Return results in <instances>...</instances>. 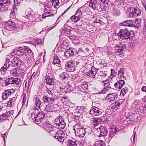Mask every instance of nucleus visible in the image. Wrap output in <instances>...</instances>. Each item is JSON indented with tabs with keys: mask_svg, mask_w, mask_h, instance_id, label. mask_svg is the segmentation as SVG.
Here are the masks:
<instances>
[{
	"mask_svg": "<svg viewBox=\"0 0 146 146\" xmlns=\"http://www.w3.org/2000/svg\"><path fill=\"white\" fill-rule=\"evenodd\" d=\"M119 38L123 40L132 39L134 36L133 31L127 30V29H121L120 30L119 33L117 34Z\"/></svg>",
	"mask_w": 146,
	"mask_h": 146,
	"instance_id": "1",
	"label": "nucleus"
},
{
	"mask_svg": "<svg viewBox=\"0 0 146 146\" xmlns=\"http://www.w3.org/2000/svg\"><path fill=\"white\" fill-rule=\"evenodd\" d=\"M73 129L75 131L76 136H77L82 137L85 135L86 133L85 129L79 124L77 123L75 124L74 125Z\"/></svg>",
	"mask_w": 146,
	"mask_h": 146,
	"instance_id": "2",
	"label": "nucleus"
},
{
	"mask_svg": "<svg viewBox=\"0 0 146 146\" xmlns=\"http://www.w3.org/2000/svg\"><path fill=\"white\" fill-rule=\"evenodd\" d=\"M55 124L57 127L59 129H64L66 127V124L64 121V119L62 116H58L55 119Z\"/></svg>",
	"mask_w": 146,
	"mask_h": 146,
	"instance_id": "3",
	"label": "nucleus"
},
{
	"mask_svg": "<svg viewBox=\"0 0 146 146\" xmlns=\"http://www.w3.org/2000/svg\"><path fill=\"white\" fill-rule=\"evenodd\" d=\"M12 0H0V11L3 12L7 10Z\"/></svg>",
	"mask_w": 146,
	"mask_h": 146,
	"instance_id": "4",
	"label": "nucleus"
},
{
	"mask_svg": "<svg viewBox=\"0 0 146 146\" xmlns=\"http://www.w3.org/2000/svg\"><path fill=\"white\" fill-rule=\"evenodd\" d=\"M75 61L71 60L67 62L65 65V68L68 72H73L75 70L74 67Z\"/></svg>",
	"mask_w": 146,
	"mask_h": 146,
	"instance_id": "5",
	"label": "nucleus"
},
{
	"mask_svg": "<svg viewBox=\"0 0 146 146\" xmlns=\"http://www.w3.org/2000/svg\"><path fill=\"white\" fill-rule=\"evenodd\" d=\"M129 8L130 9L129 14V17L135 18L141 15V11L139 8L131 7Z\"/></svg>",
	"mask_w": 146,
	"mask_h": 146,
	"instance_id": "6",
	"label": "nucleus"
},
{
	"mask_svg": "<svg viewBox=\"0 0 146 146\" xmlns=\"http://www.w3.org/2000/svg\"><path fill=\"white\" fill-rule=\"evenodd\" d=\"M17 27L15 23L11 21H9L5 23V29L8 31H12L16 29Z\"/></svg>",
	"mask_w": 146,
	"mask_h": 146,
	"instance_id": "7",
	"label": "nucleus"
},
{
	"mask_svg": "<svg viewBox=\"0 0 146 146\" xmlns=\"http://www.w3.org/2000/svg\"><path fill=\"white\" fill-rule=\"evenodd\" d=\"M115 52L117 54H122L123 50L126 48L125 45L120 42L119 44L116 45L115 46Z\"/></svg>",
	"mask_w": 146,
	"mask_h": 146,
	"instance_id": "8",
	"label": "nucleus"
},
{
	"mask_svg": "<svg viewBox=\"0 0 146 146\" xmlns=\"http://www.w3.org/2000/svg\"><path fill=\"white\" fill-rule=\"evenodd\" d=\"M99 108L92 107L90 111V114L93 116H98L101 115L102 110Z\"/></svg>",
	"mask_w": 146,
	"mask_h": 146,
	"instance_id": "9",
	"label": "nucleus"
},
{
	"mask_svg": "<svg viewBox=\"0 0 146 146\" xmlns=\"http://www.w3.org/2000/svg\"><path fill=\"white\" fill-rule=\"evenodd\" d=\"M15 92V90L13 89L7 90L4 91V92L2 93L1 98L3 100H6L9 96L11 95Z\"/></svg>",
	"mask_w": 146,
	"mask_h": 146,
	"instance_id": "10",
	"label": "nucleus"
},
{
	"mask_svg": "<svg viewBox=\"0 0 146 146\" xmlns=\"http://www.w3.org/2000/svg\"><path fill=\"white\" fill-rule=\"evenodd\" d=\"M60 40L57 44V46L58 47V48L60 47L64 49V47H67L68 46V40L64 37L61 40Z\"/></svg>",
	"mask_w": 146,
	"mask_h": 146,
	"instance_id": "11",
	"label": "nucleus"
},
{
	"mask_svg": "<svg viewBox=\"0 0 146 146\" xmlns=\"http://www.w3.org/2000/svg\"><path fill=\"white\" fill-rule=\"evenodd\" d=\"M20 80L18 78L11 77L6 80L5 81V84L6 85H8L10 84H18Z\"/></svg>",
	"mask_w": 146,
	"mask_h": 146,
	"instance_id": "12",
	"label": "nucleus"
},
{
	"mask_svg": "<svg viewBox=\"0 0 146 146\" xmlns=\"http://www.w3.org/2000/svg\"><path fill=\"white\" fill-rule=\"evenodd\" d=\"M56 134L53 136L54 137L60 141H63L64 139V136L65 134L62 130H58L56 132Z\"/></svg>",
	"mask_w": 146,
	"mask_h": 146,
	"instance_id": "13",
	"label": "nucleus"
},
{
	"mask_svg": "<svg viewBox=\"0 0 146 146\" xmlns=\"http://www.w3.org/2000/svg\"><path fill=\"white\" fill-rule=\"evenodd\" d=\"M119 129L117 127H111L108 134V139L110 141L112 138L116 135Z\"/></svg>",
	"mask_w": 146,
	"mask_h": 146,
	"instance_id": "14",
	"label": "nucleus"
},
{
	"mask_svg": "<svg viewBox=\"0 0 146 146\" xmlns=\"http://www.w3.org/2000/svg\"><path fill=\"white\" fill-rule=\"evenodd\" d=\"M100 2L98 0H91L90 2L89 6L94 10H98L100 7Z\"/></svg>",
	"mask_w": 146,
	"mask_h": 146,
	"instance_id": "15",
	"label": "nucleus"
},
{
	"mask_svg": "<svg viewBox=\"0 0 146 146\" xmlns=\"http://www.w3.org/2000/svg\"><path fill=\"white\" fill-rule=\"evenodd\" d=\"M76 52L75 49L70 48L65 51L64 53L65 57L66 58H68L69 57L73 56L74 55V52Z\"/></svg>",
	"mask_w": 146,
	"mask_h": 146,
	"instance_id": "16",
	"label": "nucleus"
},
{
	"mask_svg": "<svg viewBox=\"0 0 146 146\" xmlns=\"http://www.w3.org/2000/svg\"><path fill=\"white\" fill-rule=\"evenodd\" d=\"M42 100L45 103L52 104L55 103L56 100L55 98L51 97L48 95L44 96L42 98Z\"/></svg>",
	"mask_w": 146,
	"mask_h": 146,
	"instance_id": "17",
	"label": "nucleus"
},
{
	"mask_svg": "<svg viewBox=\"0 0 146 146\" xmlns=\"http://www.w3.org/2000/svg\"><path fill=\"white\" fill-rule=\"evenodd\" d=\"M123 100L121 99H119L115 101L114 103H112L110 105L111 109L116 110L118 109L120 107L121 105L123 103Z\"/></svg>",
	"mask_w": 146,
	"mask_h": 146,
	"instance_id": "18",
	"label": "nucleus"
},
{
	"mask_svg": "<svg viewBox=\"0 0 146 146\" xmlns=\"http://www.w3.org/2000/svg\"><path fill=\"white\" fill-rule=\"evenodd\" d=\"M117 96L118 95L115 93L108 94L107 96L106 99L112 102L117 99Z\"/></svg>",
	"mask_w": 146,
	"mask_h": 146,
	"instance_id": "19",
	"label": "nucleus"
},
{
	"mask_svg": "<svg viewBox=\"0 0 146 146\" xmlns=\"http://www.w3.org/2000/svg\"><path fill=\"white\" fill-rule=\"evenodd\" d=\"M34 102V107L33 109L34 110H36L40 108V106L42 104L39 98L35 97L33 100Z\"/></svg>",
	"mask_w": 146,
	"mask_h": 146,
	"instance_id": "20",
	"label": "nucleus"
},
{
	"mask_svg": "<svg viewBox=\"0 0 146 146\" xmlns=\"http://www.w3.org/2000/svg\"><path fill=\"white\" fill-rule=\"evenodd\" d=\"M44 129L48 132H49L52 135L54 131L52 130V125L47 122H46L44 125Z\"/></svg>",
	"mask_w": 146,
	"mask_h": 146,
	"instance_id": "21",
	"label": "nucleus"
},
{
	"mask_svg": "<svg viewBox=\"0 0 146 146\" xmlns=\"http://www.w3.org/2000/svg\"><path fill=\"white\" fill-rule=\"evenodd\" d=\"M64 85V89L65 90H67L68 92L73 91L74 90V89H75V88H74L75 86L74 84H72L71 85L69 82H68V83L66 84L65 83Z\"/></svg>",
	"mask_w": 146,
	"mask_h": 146,
	"instance_id": "22",
	"label": "nucleus"
},
{
	"mask_svg": "<svg viewBox=\"0 0 146 146\" xmlns=\"http://www.w3.org/2000/svg\"><path fill=\"white\" fill-rule=\"evenodd\" d=\"M99 130H100V134L99 136V137L102 136H106L108 133L107 129L104 127L101 126L99 127Z\"/></svg>",
	"mask_w": 146,
	"mask_h": 146,
	"instance_id": "23",
	"label": "nucleus"
},
{
	"mask_svg": "<svg viewBox=\"0 0 146 146\" xmlns=\"http://www.w3.org/2000/svg\"><path fill=\"white\" fill-rule=\"evenodd\" d=\"M12 62L13 65L14 66H20L22 64L21 61L17 57H15Z\"/></svg>",
	"mask_w": 146,
	"mask_h": 146,
	"instance_id": "24",
	"label": "nucleus"
},
{
	"mask_svg": "<svg viewBox=\"0 0 146 146\" xmlns=\"http://www.w3.org/2000/svg\"><path fill=\"white\" fill-rule=\"evenodd\" d=\"M46 84L49 85H52L54 84V79L53 78H51L48 75H46L45 77Z\"/></svg>",
	"mask_w": 146,
	"mask_h": 146,
	"instance_id": "25",
	"label": "nucleus"
},
{
	"mask_svg": "<svg viewBox=\"0 0 146 146\" xmlns=\"http://www.w3.org/2000/svg\"><path fill=\"white\" fill-rule=\"evenodd\" d=\"M24 54V52L20 50H19L17 49H14L11 54L12 55H17L19 56H21Z\"/></svg>",
	"mask_w": 146,
	"mask_h": 146,
	"instance_id": "26",
	"label": "nucleus"
},
{
	"mask_svg": "<svg viewBox=\"0 0 146 146\" xmlns=\"http://www.w3.org/2000/svg\"><path fill=\"white\" fill-rule=\"evenodd\" d=\"M54 107L52 105L48 104L46 105L44 110L46 112H52L54 109Z\"/></svg>",
	"mask_w": 146,
	"mask_h": 146,
	"instance_id": "27",
	"label": "nucleus"
},
{
	"mask_svg": "<svg viewBox=\"0 0 146 146\" xmlns=\"http://www.w3.org/2000/svg\"><path fill=\"white\" fill-rule=\"evenodd\" d=\"M34 12L31 10L29 11L25 16V18L29 20L32 19L34 16Z\"/></svg>",
	"mask_w": 146,
	"mask_h": 146,
	"instance_id": "28",
	"label": "nucleus"
},
{
	"mask_svg": "<svg viewBox=\"0 0 146 146\" xmlns=\"http://www.w3.org/2000/svg\"><path fill=\"white\" fill-rule=\"evenodd\" d=\"M137 111L140 113L146 114V104H145L143 106H140L137 108Z\"/></svg>",
	"mask_w": 146,
	"mask_h": 146,
	"instance_id": "29",
	"label": "nucleus"
},
{
	"mask_svg": "<svg viewBox=\"0 0 146 146\" xmlns=\"http://www.w3.org/2000/svg\"><path fill=\"white\" fill-rule=\"evenodd\" d=\"M80 108H77L76 110V111L74 113L75 117L77 119L79 118V117L82 113V110Z\"/></svg>",
	"mask_w": 146,
	"mask_h": 146,
	"instance_id": "30",
	"label": "nucleus"
},
{
	"mask_svg": "<svg viewBox=\"0 0 146 146\" xmlns=\"http://www.w3.org/2000/svg\"><path fill=\"white\" fill-rule=\"evenodd\" d=\"M60 77L61 79L65 81L68 80L69 76L67 73L64 72L60 74Z\"/></svg>",
	"mask_w": 146,
	"mask_h": 146,
	"instance_id": "31",
	"label": "nucleus"
},
{
	"mask_svg": "<svg viewBox=\"0 0 146 146\" xmlns=\"http://www.w3.org/2000/svg\"><path fill=\"white\" fill-rule=\"evenodd\" d=\"M123 25L124 26L128 27H133L134 25V23L132 22L131 20H128L124 22L123 23Z\"/></svg>",
	"mask_w": 146,
	"mask_h": 146,
	"instance_id": "32",
	"label": "nucleus"
},
{
	"mask_svg": "<svg viewBox=\"0 0 146 146\" xmlns=\"http://www.w3.org/2000/svg\"><path fill=\"white\" fill-rule=\"evenodd\" d=\"M99 8L98 9V11H102L104 10H106L107 7L105 4V3H100Z\"/></svg>",
	"mask_w": 146,
	"mask_h": 146,
	"instance_id": "33",
	"label": "nucleus"
},
{
	"mask_svg": "<svg viewBox=\"0 0 146 146\" xmlns=\"http://www.w3.org/2000/svg\"><path fill=\"white\" fill-rule=\"evenodd\" d=\"M112 11L113 15L115 17L121 14L120 11L116 8H113Z\"/></svg>",
	"mask_w": 146,
	"mask_h": 146,
	"instance_id": "34",
	"label": "nucleus"
},
{
	"mask_svg": "<svg viewBox=\"0 0 146 146\" xmlns=\"http://www.w3.org/2000/svg\"><path fill=\"white\" fill-rule=\"evenodd\" d=\"M133 113H132L131 110L128 112H126L125 114V117L126 118L130 120V119L133 116Z\"/></svg>",
	"mask_w": 146,
	"mask_h": 146,
	"instance_id": "35",
	"label": "nucleus"
},
{
	"mask_svg": "<svg viewBox=\"0 0 146 146\" xmlns=\"http://www.w3.org/2000/svg\"><path fill=\"white\" fill-rule=\"evenodd\" d=\"M75 52L77 55L80 56L84 55L85 54L84 50L81 48H80L78 51H76Z\"/></svg>",
	"mask_w": 146,
	"mask_h": 146,
	"instance_id": "36",
	"label": "nucleus"
},
{
	"mask_svg": "<svg viewBox=\"0 0 146 146\" xmlns=\"http://www.w3.org/2000/svg\"><path fill=\"white\" fill-rule=\"evenodd\" d=\"M60 62V61L58 56L56 55L54 56L52 63L55 65L56 64H59Z\"/></svg>",
	"mask_w": 146,
	"mask_h": 146,
	"instance_id": "37",
	"label": "nucleus"
},
{
	"mask_svg": "<svg viewBox=\"0 0 146 146\" xmlns=\"http://www.w3.org/2000/svg\"><path fill=\"white\" fill-rule=\"evenodd\" d=\"M86 5V4H85L82 6L78 8L79 10H80L82 14H83L84 15H86L87 14L86 9L85 8V6Z\"/></svg>",
	"mask_w": 146,
	"mask_h": 146,
	"instance_id": "38",
	"label": "nucleus"
},
{
	"mask_svg": "<svg viewBox=\"0 0 146 146\" xmlns=\"http://www.w3.org/2000/svg\"><path fill=\"white\" fill-rule=\"evenodd\" d=\"M105 142L104 141L101 140L96 142L94 146H104Z\"/></svg>",
	"mask_w": 146,
	"mask_h": 146,
	"instance_id": "39",
	"label": "nucleus"
},
{
	"mask_svg": "<svg viewBox=\"0 0 146 146\" xmlns=\"http://www.w3.org/2000/svg\"><path fill=\"white\" fill-rule=\"evenodd\" d=\"M140 103L139 100H135L132 104L131 105L132 108H135L140 105Z\"/></svg>",
	"mask_w": 146,
	"mask_h": 146,
	"instance_id": "40",
	"label": "nucleus"
},
{
	"mask_svg": "<svg viewBox=\"0 0 146 146\" xmlns=\"http://www.w3.org/2000/svg\"><path fill=\"white\" fill-rule=\"evenodd\" d=\"M80 18L76 15L75 16V15L72 16L70 18V19L73 22H76L79 21Z\"/></svg>",
	"mask_w": 146,
	"mask_h": 146,
	"instance_id": "41",
	"label": "nucleus"
},
{
	"mask_svg": "<svg viewBox=\"0 0 146 146\" xmlns=\"http://www.w3.org/2000/svg\"><path fill=\"white\" fill-rule=\"evenodd\" d=\"M53 15V14L51 13V12H46L43 14L42 16V17L43 19H44L46 17L52 16Z\"/></svg>",
	"mask_w": 146,
	"mask_h": 146,
	"instance_id": "42",
	"label": "nucleus"
},
{
	"mask_svg": "<svg viewBox=\"0 0 146 146\" xmlns=\"http://www.w3.org/2000/svg\"><path fill=\"white\" fill-rule=\"evenodd\" d=\"M60 0H52V4L54 6V7L55 8H56V6H58Z\"/></svg>",
	"mask_w": 146,
	"mask_h": 146,
	"instance_id": "43",
	"label": "nucleus"
},
{
	"mask_svg": "<svg viewBox=\"0 0 146 146\" xmlns=\"http://www.w3.org/2000/svg\"><path fill=\"white\" fill-rule=\"evenodd\" d=\"M69 38L72 41V42H74V43H77L78 42L77 41H78L77 37L73 35L70 36H69Z\"/></svg>",
	"mask_w": 146,
	"mask_h": 146,
	"instance_id": "44",
	"label": "nucleus"
},
{
	"mask_svg": "<svg viewBox=\"0 0 146 146\" xmlns=\"http://www.w3.org/2000/svg\"><path fill=\"white\" fill-rule=\"evenodd\" d=\"M45 116V113H44L43 111H41L39 112L38 114L36 117L37 118L39 117L40 118H41L43 119Z\"/></svg>",
	"mask_w": 146,
	"mask_h": 146,
	"instance_id": "45",
	"label": "nucleus"
},
{
	"mask_svg": "<svg viewBox=\"0 0 146 146\" xmlns=\"http://www.w3.org/2000/svg\"><path fill=\"white\" fill-rule=\"evenodd\" d=\"M101 121L100 119L98 118H95L93 120L94 126H96L98 125Z\"/></svg>",
	"mask_w": 146,
	"mask_h": 146,
	"instance_id": "46",
	"label": "nucleus"
},
{
	"mask_svg": "<svg viewBox=\"0 0 146 146\" xmlns=\"http://www.w3.org/2000/svg\"><path fill=\"white\" fill-rule=\"evenodd\" d=\"M35 119L34 121L35 123L37 124H39L42 121V119L40 118L39 117L37 118V117H36L34 118Z\"/></svg>",
	"mask_w": 146,
	"mask_h": 146,
	"instance_id": "47",
	"label": "nucleus"
},
{
	"mask_svg": "<svg viewBox=\"0 0 146 146\" xmlns=\"http://www.w3.org/2000/svg\"><path fill=\"white\" fill-rule=\"evenodd\" d=\"M68 143L69 146H77L76 141L71 140H68Z\"/></svg>",
	"mask_w": 146,
	"mask_h": 146,
	"instance_id": "48",
	"label": "nucleus"
},
{
	"mask_svg": "<svg viewBox=\"0 0 146 146\" xmlns=\"http://www.w3.org/2000/svg\"><path fill=\"white\" fill-rule=\"evenodd\" d=\"M13 111H9L6 113L4 114L5 115L6 117H7V119H9V118L11 115L13 114Z\"/></svg>",
	"mask_w": 146,
	"mask_h": 146,
	"instance_id": "49",
	"label": "nucleus"
},
{
	"mask_svg": "<svg viewBox=\"0 0 146 146\" xmlns=\"http://www.w3.org/2000/svg\"><path fill=\"white\" fill-rule=\"evenodd\" d=\"M138 118V116L137 114L135 113H133V116L130 119V121H136Z\"/></svg>",
	"mask_w": 146,
	"mask_h": 146,
	"instance_id": "50",
	"label": "nucleus"
},
{
	"mask_svg": "<svg viewBox=\"0 0 146 146\" xmlns=\"http://www.w3.org/2000/svg\"><path fill=\"white\" fill-rule=\"evenodd\" d=\"M7 119L4 114L0 115V122H2Z\"/></svg>",
	"mask_w": 146,
	"mask_h": 146,
	"instance_id": "51",
	"label": "nucleus"
},
{
	"mask_svg": "<svg viewBox=\"0 0 146 146\" xmlns=\"http://www.w3.org/2000/svg\"><path fill=\"white\" fill-rule=\"evenodd\" d=\"M83 14H82L80 10L78 9L75 15V16L76 15L78 17H79V18H80Z\"/></svg>",
	"mask_w": 146,
	"mask_h": 146,
	"instance_id": "52",
	"label": "nucleus"
},
{
	"mask_svg": "<svg viewBox=\"0 0 146 146\" xmlns=\"http://www.w3.org/2000/svg\"><path fill=\"white\" fill-rule=\"evenodd\" d=\"M52 9V7L50 5H47L45 4L44 5V9L46 11H50Z\"/></svg>",
	"mask_w": 146,
	"mask_h": 146,
	"instance_id": "53",
	"label": "nucleus"
},
{
	"mask_svg": "<svg viewBox=\"0 0 146 146\" xmlns=\"http://www.w3.org/2000/svg\"><path fill=\"white\" fill-rule=\"evenodd\" d=\"M90 71L91 75H92V77H93V76H94V77H93L94 78L97 73L96 70L94 68L93 69H92Z\"/></svg>",
	"mask_w": 146,
	"mask_h": 146,
	"instance_id": "54",
	"label": "nucleus"
},
{
	"mask_svg": "<svg viewBox=\"0 0 146 146\" xmlns=\"http://www.w3.org/2000/svg\"><path fill=\"white\" fill-rule=\"evenodd\" d=\"M121 94H122L123 96L127 93L128 91L127 88H125L122 89L121 90Z\"/></svg>",
	"mask_w": 146,
	"mask_h": 146,
	"instance_id": "55",
	"label": "nucleus"
},
{
	"mask_svg": "<svg viewBox=\"0 0 146 146\" xmlns=\"http://www.w3.org/2000/svg\"><path fill=\"white\" fill-rule=\"evenodd\" d=\"M110 84V83L109 84H108V85L104 86V88L106 90L107 92L109 90H110L112 88L111 87V85Z\"/></svg>",
	"mask_w": 146,
	"mask_h": 146,
	"instance_id": "56",
	"label": "nucleus"
},
{
	"mask_svg": "<svg viewBox=\"0 0 146 146\" xmlns=\"http://www.w3.org/2000/svg\"><path fill=\"white\" fill-rule=\"evenodd\" d=\"M94 22L95 23H99V24H101L102 23V21L100 20V18L99 17H96L95 19Z\"/></svg>",
	"mask_w": 146,
	"mask_h": 146,
	"instance_id": "57",
	"label": "nucleus"
},
{
	"mask_svg": "<svg viewBox=\"0 0 146 146\" xmlns=\"http://www.w3.org/2000/svg\"><path fill=\"white\" fill-rule=\"evenodd\" d=\"M117 82L119 84L120 86L121 87V88L125 84V82L124 80H119V81H117Z\"/></svg>",
	"mask_w": 146,
	"mask_h": 146,
	"instance_id": "58",
	"label": "nucleus"
},
{
	"mask_svg": "<svg viewBox=\"0 0 146 146\" xmlns=\"http://www.w3.org/2000/svg\"><path fill=\"white\" fill-rule=\"evenodd\" d=\"M92 107H94L95 108H100V106L101 105L99 103L93 102L92 104Z\"/></svg>",
	"mask_w": 146,
	"mask_h": 146,
	"instance_id": "59",
	"label": "nucleus"
},
{
	"mask_svg": "<svg viewBox=\"0 0 146 146\" xmlns=\"http://www.w3.org/2000/svg\"><path fill=\"white\" fill-rule=\"evenodd\" d=\"M81 87L84 89L85 88H86L88 87V84L86 83V82H82L81 85Z\"/></svg>",
	"mask_w": 146,
	"mask_h": 146,
	"instance_id": "60",
	"label": "nucleus"
},
{
	"mask_svg": "<svg viewBox=\"0 0 146 146\" xmlns=\"http://www.w3.org/2000/svg\"><path fill=\"white\" fill-rule=\"evenodd\" d=\"M114 85L115 87L117 89H120L121 88L119 83L117 82L115 83Z\"/></svg>",
	"mask_w": 146,
	"mask_h": 146,
	"instance_id": "61",
	"label": "nucleus"
},
{
	"mask_svg": "<svg viewBox=\"0 0 146 146\" xmlns=\"http://www.w3.org/2000/svg\"><path fill=\"white\" fill-rule=\"evenodd\" d=\"M111 76H115L117 73V72H115V70L112 69L111 70Z\"/></svg>",
	"mask_w": 146,
	"mask_h": 146,
	"instance_id": "62",
	"label": "nucleus"
},
{
	"mask_svg": "<svg viewBox=\"0 0 146 146\" xmlns=\"http://www.w3.org/2000/svg\"><path fill=\"white\" fill-rule=\"evenodd\" d=\"M124 70L123 68H120V70L118 72V75H120L122 74H124Z\"/></svg>",
	"mask_w": 146,
	"mask_h": 146,
	"instance_id": "63",
	"label": "nucleus"
},
{
	"mask_svg": "<svg viewBox=\"0 0 146 146\" xmlns=\"http://www.w3.org/2000/svg\"><path fill=\"white\" fill-rule=\"evenodd\" d=\"M16 99V98L15 97H13L10 99L9 101L11 102V103L13 105H14Z\"/></svg>",
	"mask_w": 146,
	"mask_h": 146,
	"instance_id": "64",
	"label": "nucleus"
}]
</instances>
